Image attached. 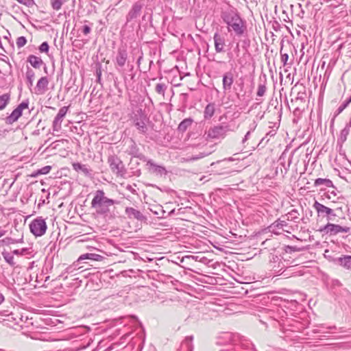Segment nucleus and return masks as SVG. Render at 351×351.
Instances as JSON below:
<instances>
[{
    "label": "nucleus",
    "mask_w": 351,
    "mask_h": 351,
    "mask_svg": "<svg viewBox=\"0 0 351 351\" xmlns=\"http://www.w3.org/2000/svg\"><path fill=\"white\" fill-rule=\"evenodd\" d=\"M20 4L24 5L28 8L34 6L36 3L34 0H16Z\"/></svg>",
    "instance_id": "46"
},
{
    "label": "nucleus",
    "mask_w": 351,
    "mask_h": 351,
    "mask_svg": "<svg viewBox=\"0 0 351 351\" xmlns=\"http://www.w3.org/2000/svg\"><path fill=\"white\" fill-rule=\"evenodd\" d=\"M144 161L146 162V168L150 173L157 176H162L167 174L165 167L156 164L153 160L146 158V160Z\"/></svg>",
    "instance_id": "12"
},
{
    "label": "nucleus",
    "mask_w": 351,
    "mask_h": 351,
    "mask_svg": "<svg viewBox=\"0 0 351 351\" xmlns=\"http://www.w3.org/2000/svg\"><path fill=\"white\" fill-rule=\"evenodd\" d=\"M49 45L47 42H43L40 46H39V51L40 52H45L47 53L49 51Z\"/></svg>",
    "instance_id": "50"
},
{
    "label": "nucleus",
    "mask_w": 351,
    "mask_h": 351,
    "mask_svg": "<svg viewBox=\"0 0 351 351\" xmlns=\"http://www.w3.org/2000/svg\"><path fill=\"white\" fill-rule=\"evenodd\" d=\"M276 130H271L269 131L268 132H267V134H266V136H269L271 137V136H275V135H276Z\"/></svg>",
    "instance_id": "60"
},
{
    "label": "nucleus",
    "mask_w": 351,
    "mask_h": 351,
    "mask_svg": "<svg viewBox=\"0 0 351 351\" xmlns=\"http://www.w3.org/2000/svg\"><path fill=\"white\" fill-rule=\"evenodd\" d=\"M350 130L348 128H344L340 133L339 138H338V141L343 143L346 141L347 136L349 134Z\"/></svg>",
    "instance_id": "40"
},
{
    "label": "nucleus",
    "mask_w": 351,
    "mask_h": 351,
    "mask_svg": "<svg viewBox=\"0 0 351 351\" xmlns=\"http://www.w3.org/2000/svg\"><path fill=\"white\" fill-rule=\"evenodd\" d=\"M119 204V201L107 197L104 191L99 189L95 191L90 204L97 215L108 217L110 215V207Z\"/></svg>",
    "instance_id": "3"
},
{
    "label": "nucleus",
    "mask_w": 351,
    "mask_h": 351,
    "mask_svg": "<svg viewBox=\"0 0 351 351\" xmlns=\"http://www.w3.org/2000/svg\"><path fill=\"white\" fill-rule=\"evenodd\" d=\"M27 62L35 69H40L44 64L42 59L34 55H29L27 57Z\"/></svg>",
    "instance_id": "26"
},
{
    "label": "nucleus",
    "mask_w": 351,
    "mask_h": 351,
    "mask_svg": "<svg viewBox=\"0 0 351 351\" xmlns=\"http://www.w3.org/2000/svg\"><path fill=\"white\" fill-rule=\"evenodd\" d=\"M167 89V85H166L164 83H158L155 87V91L156 92V93L162 95V97H165V92H166Z\"/></svg>",
    "instance_id": "35"
},
{
    "label": "nucleus",
    "mask_w": 351,
    "mask_h": 351,
    "mask_svg": "<svg viewBox=\"0 0 351 351\" xmlns=\"http://www.w3.org/2000/svg\"><path fill=\"white\" fill-rule=\"evenodd\" d=\"M193 336L186 337L181 343V348L184 349V350H186V351H193Z\"/></svg>",
    "instance_id": "29"
},
{
    "label": "nucleus",
    "mask_w": 351,
    "mask_h": 351,
    "mask_svg": "<svg viewBox=\"0 0 351 351\" xmlns=\"http://www.w3.org/2000/svg\"><path fill=\"white\" fill-rule=\"evenodd\" d=\"M284 250L286 253L291 254L292 252L300 251V248L296 246L285 245Z\"/></svg>",
    "instance_id": "45"
},
{
    "label": "nucleus",
    "mask_w": 351,
    "mask_h": 351,
    "mask_svg": "<svg viewBox=\"0 0 351 351\" xmlns=\"http://www.w3.org/2000/svg\"><path fill=\"white\" fill-rule=\"evenodd\" d=\"M300 213L297 209H292L287 214L282 215V218H285L287 221H295L299 219Z\"/></svg>",
    "instance_id": "27"
},
{
    "label": "nucleus",
    "mask_w": 351,
    "mask_h": 351,
    "mask_svg": "<svg viewBox=\"0 0 351 351\" xmlns=\"http://www.w3.org/2000/svg\"><path fill=\"white\" fill-rule=\"evenodd\" d=\"M21 115L22 114L15 108L9 116L5 117V121L7 124L11 125L16 122Z\"/></svg>",
    "instance_id": "28"
},
{
    "label": "nucleus",
    "mask_w": 351,
    "mask_h": 351,
    "mask_svg": "<svg viewBox=\"0 0 351 351\" xmlns=\"http://www.w3.org/2000/svg\"><path fill=\"white\" fill-rule=\"evenodd\" d=\"M26 43H27V39L25 36H19L16 39V44L19 49L25 46Z\"/></svg>",
    "instance_id": "44"
},
{
    "label": "nucleus",
    "mask_w": 351,
    "mask_h": 351,
    "mask_svg": "<svg viewBox=\"0 0 351 351\" xmlns=\"http://www.w3.org/2000/svg\"><path fill=\"white\" fill-rule=\"evenodd\" d=\"M269 317L280 327V337L287 341H297L298 332H301L306 328V324L293 318L289 317L288 313L282 308L268 311Z\"/></svg>",
    "instance_id": "1"
},
{
    "label": "nucleus",
    "mask_w": 351,
    "mask_h": 351,
    "mask_svg": "<svg viewBox=\"0 0 351 351\" xmlns=\"http://www.w3.org/2000/svg\"><path fill=\"white\" fill-rule=\"evenodd\" d=\"M131 144L129 146L128 148V154L133 157L138 158L142 160H146V157L143 156L142 154L139 152V148L138 147L136 143L132 139L130 141Z\"/></svg>",
    "instance_id": "22"
},
{
    "label": "nucleus",
    "mask_w": 351,
    "mask_h": 351,
    "mask_svg": "<svg viewBox=\"0 0 351 351\" xmlns=\"http://www.w3.org/2000/svg\"><path fill=\"white\" fill-rule=\"evenodd\" d=\"M267 90V78H266L265 75H264L263 79L260 78V80H259V83L258 84L257 91H256V97H263L265 95Z\"/></svg>",
    "instance_id": "23"
},
{
    "label": "nucleus",
    "mask_w": 351,
    "mask_h": 351,
    "mask_svg": "<svg viewBox=\"0 0 351 351\" xmlns=\"http://www.w3.org/2000/svg\"><path fill=\"white\" fill-rule=\"evenodd\" d=\"M220 351H239L238 350H237L235 348L234 349H225V350H221Z\"/></svg>",
    "instance_id": "64"
},
{
    "label": "nucleus",
    "mask_w": 351,
    "mask_h": 351,
    "mask_svg": "<svg viewBox=\"0 0 351 351\" xmlns=\"http://www.w3.org/2000/svg\"><path fill=\"white\" fill-rule=\"evenodd\" d=\"M251 134V131H248L245 136L243 137V140H242V143L244 144L250 138V136Z\"/></svg>",
    "instance_id": "58"
},
{
    "label": "nucleus",
    "mask_w": 351,
    "mask_h": 351,
    "mask_svg": "<svg viewBox=\"0 0 351 351\" xmlns=\"http://www.w3.org/2000/svg\"><path fill=\"white\" fill-rule=\"evenodd\" d=\"M108 162L110 167L113 173H115L117 176L123 177L126 173V170L122 161L117 157L111 156L108 157Z\"/></svg>",
    "instance_id": "10"
},
{
    "label": "nucleus",
    "mask_w": 351,
    "mask_h": 351,
    "mask_svg": "<svg viewBox=\"0 0 351 351\" xmlns=\"http://www.w3.org/2000/svg\"><path fill=\"white\" fill-rule=\"evenodd\" d=\"M193 120L191 119H184L178 125L180 131H185L186 128L191 125Z\"/></svg>",
    "instance_id": "37"
},
{
    "label": "nucleus",
    "mask_w": 351,
    "mask_h": 351,
    "mask_svg": "<svg viewBox=\"0 0 351 351\" xmlns=\"http://www.w3.org/2000/svg\"><path fill=\"white\" fill-rule=\"evenodd\" d=\"M122 75H123V80H124V82L125 83H128L129 82L130 80H133L135 75L134 73H131V74H129V75H125L124 73H121Z\"/></svg>",
    "instance_id": "51"
},
{
    "label": "nucleus",
    "mask_w": 351,
    "mask_h": 351,
    "mask_svg": "<svg viewBox=\"0 0 351 351\" xmlns=\"http://www.w3.org/2000/svg\"><path fill=\"white\" fill-rule=\"evenodd\" d=\"M208 155V153L201 152V153H199L197 155L192 156L191 158V160H196L202 158H204V157H205V156H206Z\"/></svg>",
    "instance_id": "52"
},
{
    "label": "nucleus",
    "mask_w": 351,
    "mask_h": 351,
    "mask_svg": "<svg viewBox=\"0 0 351 351\" xmlns=\"http://www.w3.org/2000/svg\"><path fill=\"white\" fill-rule=\"evenodd\" d=\"M251 346H252V344L250 341L240 337V339L238 341V350H239L240 348L249 349Z\"/></svg>",
    "instance_id": "36"
},
{
    "label": "nucleus",
    "mask_w": 351,
    "mask_h": 351,
    "mask_svg": "<svg viewBox=\"0 0 351 351\" xmlns=\"http://www.w3.org/2000/svg\"><path fill=\"white\" fill-rule=\"evenodd\" d=\"M313 208L317 211L319 216L322 217H326L328 221L333 220V218L337 216L334 210L324 204L315 201L313 204Z\"/></svg>",
    "instance_id": "11"
},
{
    "label": "nucleus",
    "mask_w": 351,
    "mask_h": 351,
    "mask_svg": "<svg viewBox=\"0 0 351 351\" xmlns=\"http://www.w3.org/2000/svg\"><path fill=\"white\" fill-rule=\"evenodd\" d=\"M13 254H16V255H21V252H20V250H14V251H12V252H11Z\"/></svg>",
    "instance_id": "63"
},
{
    "label": "nucleus",
    "mask_w": 351,
    "mask_h": 351,
    "mask_svg": "<svg viewBox=\"0 0 351 351\" xmlns=\"http://www.w3.org/2000/svg\"><path fill=\"white\" fill-rule=\"evenodd\" d=\"M339 264L347 269H351V256H343L337 259Z\"/></svg>",
    "instance_id": "30"
},
{
    "label": "nucleus",
    "mask_w": 351,
    "mask_h": 351,
    "mask_svg": "<svg viewBox=\"0 0 351 351\" xmlns=\"http://www.w3.org/2000/svg\"><path fill=\"white\" fill-rule=\"evenodd\" d=\"M191 258L194 259V256H184V257H183L182 258L181 262H184V260H186V259H191Z\"/></svg>",
    "instance_id": "62"
},
{
    "label": "nucleus",
    "mask_w": 351,
    "mask_h": 351,
    "mask_svg": "<svg viewBox=\"0 0 351 351\" xmlns=\"http://www.w3.org/2000/svg\"><path fill=\"white\" fill-rule=\"evenodd\" d=\"M320 231L324 232L329 236H335L340 232H348L350 228L347 226H341L338 224L328 223L320 228Z\"/></svg>",
    "instance_id": "9"
},
{
    "label": "nucleus",
    "mask_w": 351,
    "mask_h": 351,
    "mask_svg": "<svg viewBox=\"0 0 351 351\" xmlns=\"http://www.w3.org/2000/svg\"><path fill=\"white\" fill-rule=\"evenodd\" d=\"M125 213L129 219H134L140 221L147 219L146 217L140 210L132 207H126Z\"/></svg>",
    "instance_id": "16"
},
{
    "label": "nucleus",
    "mask_w": 351,
    "mask_h": 351,
    "mask_svg": "<svg viewBox=\"0 0 351 351\" xmlns=\"http://www.w3.org/2000/svg\"><path fill=\"white\" fill-rule=\"evenodd\" d=\"M1 255L3 258H4L5 261L9 264L12 267H14L16 265V263L14 261V256L11 252H7V251H3L1 252Z\"/></svg>",
    "instance_id": "32"
},
{
    "label": "nucleus",
    "mask_w": 351,
    "mask_h": 351,
    "mask_svg": "<svg viewBox=\"0 0 351 351\" xmlns=\"http://www.w3.org/2000/svg\"><path fill=\"white\" fill-rule=\"evenodd\" d=\"M264 115H265L264 112H259L256 114V119L261 120L264 117Z\"/></svg>",
    "instance_id": "61"
},
{
    "label": "nucleus",
    "mask_w": 351,
    "mask_h": 351,
    "mask_svg": "<svg viewBox=\"0 0 351 351\" xmlns=\"http://www.w3.org/2000/svg\"><path fill=\"white\" fill-rule=\"evenodd\" d=\"M90 31H91V28L89 25H84L82 26V32H83L84 34L87 35L90 32Z\"/></svg>",
    "instance_id": "53"
},
{
    "label": "nucleus",
    "mask_w": 351,
    "mask_h": 351,
    "mask_svg": "<svg viewBox=\"0 0 351 351\" xmlns=\"http://www.w3.org/2000/svg\"><path fill=\"white\" fill-rule=\"evenodd\" d=\"M150 211L154 214L155 215H159L160 213H162V215L160 216V218L164 217V214L165 211L162 209V208L160 206H155L153 208H149Z\"/></svg>",
    "instance_id": "41"
},
{
    "label": "nucleus",
    "mask_w": 351,
    "mask_h": 351,
    "mask_svg": "<svg viewBox=\"0 0 351 351\" xmlns=\"http://www.w3.org/2000/svg\"><path fill=\"white\" fill-rule=\"evenodd\" d=\"M96 75H97V81L98 82H100V80H101V66H99V68H97V69H96Z\"/></svg>",
    "instance_id": "55"
},
{
    "label": "nucleus",
    "mask_w": 351,
    "mask_h": 351,
    "mask_svg": "<svg viewBox=\"0 0 351 351\" xmlns=\"http://www.w3.org/2000/svg\"><path fill=\"white\" fill-rule=\"evenodd\" d=\"M269 263L270 267L276 274L280 272L284 267L283 263L280 261V257L275 254H270Z\"/></svg>",
    "instance_id": "17"
},
{
    "label": "nucleus",
    "mask_w": 351,
    "mask_h": 351,
    "mask_svg": "<svg viewBox=\"0 0 351 351\" xmlns=\"http://www.w3.org/2000/svg\"><path fill=\"white\" fill-rule=\"evenodd\" d=\"M128 60V51L125 47L121 46L117 49L114 62L116 69L119 73H123V68L125 65Z\"/></svg>",
    "instance_id": "7"
},
{
    "label": "nucleus",
    "mask_w": 351,
    "mask_h": 351,
    "mask_svg": "<svg viewBox=\"0 0 351 351\" xmlns=\"http://www.w3.org/2000/svg\"><path fill=\"white\" fill-rule=\"evenodd\" d=\"M236 129L234 123H223L210 128L208 131V137L213 139L224 138L228 132H234Z\"/></svg>",
    "instance_id": "4"
},
{
    "label": "nucleus",
    "mask_w": 351,
    "mask_h": 351,
    "mask_svg": "<svg viewBox=\"0 0 351 351\" xmlns=\"http://www.w3.org/2000/svg\"><path fill=\"white\" fill-rule=\"evenodd\" d=\"M223 339L231 344L228 349H234L235 348L238 350V341L240 339V335L239 334L226 332L224 334Z\"/></svg>",
    "instance_id": "20"
},
{
    "label": "nucleus",
    "mask_w": 351,
    "mask_h": 351,
    "mask_svg": "<svg viewBox=\"0 0 351 351\" xmlns=\"http://www.w3.org/2000/svg\"><path fill=\"white\" fill-rule=\"evenodd\" d=\"M213 40L215 51L217 53L224 52V47L226 45L225 38L218 32H215L213 36Z\"/></svg>",
    "instance_id": "18"
},
{
    "label": "nucleus",
    "mask_w": 351,
    "mask_h": 351,
    "mask_svg": "<svg viewBox=\"0 0 351 351\" xmlns=\"http://www.w3.org/2000/svg\"><path fill=\"white\" fill-rule=\"evenodd\" d=\"M351 102V99L349 97L347 100H346L337 110V112L335 114V117L339 115L340 113L343 112V110L349 105Z\"/></svg>",
    "instance_id": "42"
},
{
    "label": "nucleus",
    "mask_w": 351,
    "mask_h": 351,
    "mask_svg": "<svg viewBox=\"0 0 351 351\" xmlns=\"http://www.w3.org/2000/svg\"><path fill=\"white\" fill-rule=\"evenodd\" d=\"M272 26L273 29L276 32L279 31L280 29V25L278 22H275V23L273 24Z\"/></svg>",
    "instance_id": "59"
},
{
    "label": "nucleus",
    "mask_w": 351,
    "mask_h": 351,
    "mask_svg": "<svg viewBox=\"0 0 351 351\" xmlns=\"http://www.w3.org/2000/svg\"><path fill=\"white\" fill-rule=\"evenodd\" d=\"M244 39L241 40L242 48L247 51L248 48L250 46V40L247 38V35L245 37H243Z\"/></svg>",
    "instance_id": "47"
},
{
    "label": "nucleus",
    "mask_w": 351,
    "mask_h": 351,
    "mask_svg": "<svg viewBox=\"0 0 351 351\" xmlns=\"http://www.w3.org/2000/svg\"><path fill=\"white\" fill-rule=\"evenodd\" d=\"M49 84V80L47 77H42L37 82L36 86L35 87V93L36 95H43L44 94Z\"/></svg>",
    "instance_id": "19"
},
{
    "label": "nucleus",
    "mask_w": 351,
    "mask_h": 351,
    "mask_svg": "<svg viewBox=\"0 0 351 351\" xmlns=\"http://www.w3.org/2000/svg\"><path fill=\"white\" fill-rule=\"evenodd\" d=\"M34 75H35L34 72L31 69L28 70L26 73L27 83L29 86H32V84H33Z\"/></svg>",
    "instance_id": "43"
},
{
    "label": "nucleus",
    "mask_w": 351,
    "mask_h": 351,
    "mask_svg": "<svg viewBox=\"0 0 351 351\" xmlns=\"http://www.w3.org/2000/svg\"><path fill=\"white\" fill-rule=\"evenodd\" d=\"M125 189L129 191L130 192H131L132 194L134 195H136L137 194V191L134 188V186L132 185H130V184H128L126 186H125Z\"/></svg>",
    "instance_id": "54"
},
{
    "label": "nucleus",
    "mask_w": 351,
    "mask_h": 351,
    "mask_svg": "<svg viewBox=\"0 0 351 351\" xmlns=\"http://www.w3.org/2000/svg\"><path fill=\"white\" fill-rule=\"evenodd\" d=\"M68 1L69 0H50V3L53 10L58 11L62 8V5Z\"/></svg>",
    "instance_id": "34"
},
{
    "label": "nucleus",
    "mask_w": 351,
    "mask_h": 351,
    "mask_svg": "<svg viewBox=\"0 0 351 351\" xmlns=\"http://www.w3.org/2000/svg\"><path fill=\"white\" fill-rule=\"evenodd\" d=\"M51 169V167L49 165H47L39 169H37V173H40V175H45L49 173Z\"/></svg>",
    "instance_id": "48"
},
{
    "label": "nucleus",
    "mask_w": 351,
    "mask_h": 351,
    "mask_svg": "<svg viewBox=\"0 0 351 351\" xmlns=\"http://www.w3.org/2000/svg\"><path fill=\"white\" fill-rule=\"evenodd\" d=\"M28 100H25L21 102L16 108L22 114L23 110L28 108Z\"/></svg>",
    "instance_id": "49"
},
{
    "label": "nucleus",
    "mask_w": 351,
    "mask_h": 351,
    "mask_svg": "<svg viewBox=\"0 0 351 351\" xmlns=\"http://www.w3.org/2000/svg\"><path fill=\"white\" fill-rule=\"evenodd\" d=\"M234 82V75L230 71L226 72L223 75L222 84L224 91L230 90Z\"/></svg>",
    "instance_id": "21"
},
{
    "label": "nucleus",
    "mask_w": 351,
    "mask_h": 351,
    "mask_svg": "<svg viewBox=\"0 0 351 351\" xmlns=\"http://www.w3.org/2000/svg\"><path fill=\"white\" fill-rule=\"evenodd\" d=\"M267 229L268 232L277 235L280 234L282 231L291 233L289 229L293 230L292 226H289L287 220L282 218V217L271 223Z\"/></svg>",
    "instance_id": "6"
},
{
    "label": "nucleus",
    "mask_w": 351,
    "mask_h": 351,
    "mask_svg": "<svg viewBox=\"0 0 351 351\" xmlns=\"http://www.w3.org/2000/svg\"><path fill=\"white\" fill-rule=\"evenodd\" d=\"M144 6L143 2L138 1L135 2L131 7L129 10L127 16H126V21L129 23L132 21L133 20L137 19L141 16L142 12V9Z\"/></svg>",
    "instance_id": "14"
},
{
    "label": "nucleus",
    "mask_w": 351,
    "mask_h": 351,
    "mask_svg": "<svg viewBox=\"0 0 351 351\" xmlns=\"http://www.w3.org/2000/svg\"><path fill=\"white\" fill-rule=\"evenodd\" d=\"M282 49H283V44L281 43V47H280V60H281V62L282 63V65L284 66H287L288 64V60H289V54L287 53H283L282 52Z\"/></svg>",
    "instance_id": "39"
},
{
    "label": "nucleus",
    "mask_w": 351,
    "mask_h": 351,
    "mask_svg": "<svg viewBox=\"0 0 351 351\" xmlns=\"http://www.w3.org/2000/svg\"><path fill=\"white\" fill-rule=\"evenodd\" d=\"M321 185H324L326 187L335 188L332 182L330 179L327 178H317L314 182V186L317 187Z\"/></svg>",
    "instance_id": "31"
},
{
    "label": "nucleus",
    "mask_w": 351,
    "mask_h": 351,
    "mask_svg": "<svg viewBox=\"0 0 351 351\" xmlns=\"http://www.w3.org/2000/svg\"><path fill=\"white\" fill-rule=\"evenodd\" d=\"M130 119L139 133L143 134L147 133L148 130L147 123L149 121V118L142 108H136L134 110Z\"/></svg>",
    "instance_id": "5"
},
{
    "label": "nucleus",
    "mask_w": 351,
    "mask_h": 351,
    "mask_svg": "<svg viewBox=\"0 0 351 351\" xmlns=\"http://www.w3.org/2000/svg\"><path fill=\"white\" fill-rule=\"evenodd\" d=\"M103 256L97 254H93V253H86L84 254H82L77 259V263H74L73 265L69 266L66 269L65 272L66 273H71L75 269V267L79 265V263H82L84 260H91V261H100L103 259Z\"/></svg>",
    "instance_id": "13"
},
{
    "label": "nucleus",
    "mask_w": 351,
    "mask_h": 351,
    "mask_svg": "<svg viewBox=\"0 0 351 351\" xmlns=\"http://www.w3.org/2000/svg\"><path fill=\"white\" fill-rule=\"evenodd\" d=\"M215 112V103H209L205 107L204 110V118L206 120L210 119Z\"/></svg>",
    "instance_id": "25"
},
{
    "label": "nucleus",
    "mask_w": 351,
    "mask_h": 351,
    "mask_svg": "<svg viewBox=\"0 0 351 351\" xmlns=\"http://www.w3.org/2000/svg\"><path fill=\"white\" fill-rule=\"evenodd\" d=\"M257 102L256 104H254L251 107H250V109L249 110V111H250L251 110L256 108V106L261 104L262 102H263V100L261 99H259L258 98H256V99Z\"/></svg>",
    "instance_id": "57"
},
{
    "label": "nucleus",
    "mask_w": 351,
    "mask_h": 351,
    "mask_svg": "<svg viewBox=\"0 0 351 351\" xmlns=\"http://www.w3.org/2000/svg\"><path fill=\"white\" fill-rule=\"evenodd\" d=\"M72 167L75 171H82L86 176L91 177L92 170L88 169L87 165L81 164L80 162H73L72 164Z\"/></svg>",
    "instance_id": "24"
},
{
    "label": "nucleus",
    "mask_w": 351,
    "mask_h": 351,
    "mask_svg": "<svg viewBox=\"0 0 351 351\" xmlns=\"http://www.w3.org/2000/svg\"><path fill=\"white\" fill-rule=\"evenodd\" d=\"M10 100V95L4 93L0 95V110H3L9 104Z\"/></svg>",
    "instance_id": "33"
},
{
    "label": "nucleus",
    "mask_w": 351,
    "mask_h": 351,
    "mask_svg": "<svg viewBox=\"0 0 351 351\" xmlns=\"http://www.w3.org/2000/svg\"><path fill=\"white\" fill-rule=\"evenodd\" d=\"M68 110L69 106H63L59 110L57 115L56 116L53 121L52 128L53 131L58 132L61 130L62 122L66 114L67 113Z\"/></svg>",
    "instance_id": "15"
},
{
    "label": "nucleus",
    "mask_w": 351,
    "mask_h": 351,
    "mask_svg": "<svg viewBox=\"0 0 351 351\" xmlns=\"http://www.w3.org/2000/svg\"><path fill=\"white\" fill-rule=\"evenodd\" d=\"M221 18L223 23L226 24L228 32L234 33V36L239 38L247 36V22L241 16L236 8H230L228 10H222Z\"/></svg>",
    "instance_id": "2"
},
{
    "label": "nucleus",
    "mask_w": 351,
    "mask_h": 351,
    "mask_svg": "<svg viewBox=\"0 0 351 351\" xmlns=\"http://www.w3.org/2000/svg\"><path fill=\"white\" fill-rule=\"evenodd\" d=\"M256 127H257V122H256V120H254L253 123H251L250 125V126H249V128H250V130L249 131H251V132L254 131L256 129Z\"/></svg>",
    "instance_id": "56"
},
{
    "label": "nucleus",
    "mask_w": 351,
    "mask_h": 351,
    "mask_svg": "<svg viewBox=\"0 0 351 351\" xmlns=\"http://www.w3.org/2000/svg\"><path fill=\"white\" fill-rule=\"evenodd\" d=\"M22 239H14L11 237H5L0 241V242L2 243V245H9L11 244L17 243L19 242H21Z\"/></svg>",
    "instance_id": "38"
},
{
    "label": "nucleus",
    "mask_w": 351,
    "mask_h": 351,
    "mask_svg": "<svg viewBox=\"0 0 351 351\" xmlns=\"http://www.w3.org/2000/svg\"><path fill=\"white\" fill-rule=\"evenodd\" d=\"M47 224L44 219L38 217L29 224L31 232L36 237L43 236L47 230Z\"/></svg>",
    "instance_id": "8"
}]
</instances>
